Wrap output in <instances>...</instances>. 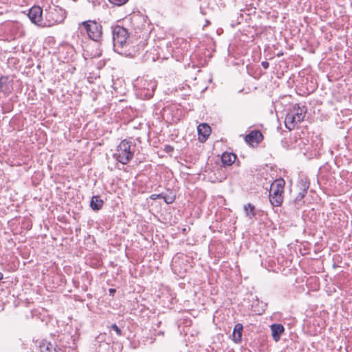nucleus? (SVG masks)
Returning a JSON list of instances; mask_svg holds the SVG:
<instances>
[{"label": "nucleus", "mask_w": 352, "mask_h": 352, "mask_svg": "<svg viewBox=\"0 0 352 352\" xmlns=\"http://www.w3.org/2000/svg\"><path fill=\"white\" fill-rule=\"evenodd\" d=\"M73 341V337L70 333H60L56 337L53 336L51 340H41L38 346L41 352H65V349L70 347Z\"/></svg>", "instance_id": "f257e3e1"}, {"label": "nucleus", "mask_w": 352, "mask_h": 352, "mask_svg": "<svg viewBox=\"0 0 352 352\" xmlns=\"http://www.w3.org/2000/svg\"><path fill=\"white\" fill-rule=\"evenodd\" d=\"M135 147V143L132 145L131 141L124 139L118 145L113 157L124 165L127 164L133 158Z\"/></svg>", "instance_id": "f03ea898"}, {"label": "nucleus", "mask_w": 352, "mask_h": 352, "mask_svg": "<svg viewBox=\"0 0 352 352\" xmlns=\"http://www.w3.org/2000/svg\"><path fill=\"white\" fill-rule=\"evenodd\" d=\"M285 181L282 177L275 179L270 185L269 199L274 207H279L283 201Z\"/></svg>", "instance_id": "7ed1b4c3"}, {"label": "nucleus", "mask_w": 352, "mask_h": 352, "mask_svg": "<svg viewBox=\"0 0 352 352\" xmlns=\"http://www.w3.org/2000/svg\"><path fill=\"white\" fill-rule=\"evenodd\" d=\"M66 17L65 10L56 6H48L45 10V27H51L60 23Z\"/></svg>", "instance_id": "20e7f679"}, {"label": "nucleus", "mask_w": 352, "mask_h": 352, "mask_svg": "<svg viewBox=\"0 0 352 352\" xmlns=\"http://www.w3.org/2000/svg\"><path fill=\"white\" fill-rule=\"evenodd\" d=\"M80 25L85 30L89 38L97 43L102 41V26L100 23L95 20H87L82 21Z\"/></svg>", "instance_id": "39448f33"}, {"label": "nucleus", "mask_w": 352, "mask_h": 352, "mask_svg": "<svg viewBox=\"0 0 352 352\" xmlns=\"http://www.w3.org/2000/svg\"><path fill=\"white\" fill-rule=\"evenodd\" d=\"M112 40L116 50L123 49L127 44L129 34L128 30L122 26L115 25L111 26Z\"/></svg>", "instance_id": "423d86ee"}, {"label": "nucleus", "mask_w": 352, "mask_h": 352, "mask_svg": "<svg viewBox=\"0 0 352 352\" xmlns=\"http://www.w3.org/2000/svg\"><path fill=\"white\" fill-rule=\"evenodd\" d=\"M137 87L139 94L144 98L149 99L154 95L157 84L152 80L142 78L138 80Z\"/></svg>", "instance_id": "0eeeda50"}, {"label": "nucleus", "mask_w": 352, "mask_h": 352, "mask_svg": "<svg viewBox=\"0 0 352 352\" xmlns=\"http://www.w3.org/2000/svg\"><path fill=\"white\" fill-rule=\"evenodd\" d=\"M43 9L38 6H34L30 8L28 16L34 25L44 28L45 18L43 16Z\"/></svg>", "instance_id": "6e6552de"}, {"label": "nucleus", "mask_w": 352, "mask_h": 352, "mask_svg": "<svg viewBox=\"0 0 352 352\" xmlns=\"http://www.w3.org/2000/svg\"><path fill=\"white\" fill-rule=\"evenodd\" d=\"M263 138L264 137L261 131L258 129H255L247 134L244 140L248 144L255 147L263 140Z\"/></svg>", "instance_id": "1a4fd4ad"}, {"label": "nucleus", "mask_w": 352, "mask_h": 352, "mask_svg": "<svg viewBox=\"0 0 352 352\" xmlns=\"http://www.w3.org/2000/svg\"><path fill=\"white\" fill-rule=\"evenodd\" d=\"M12 80L8 76H1L0 77V92L8 96L12 93Z\"/></svg>", "instance_id": "9d476101"}, {"label": "nucleus", "mask_w": 352, "mask_h": 352, "mask_svg": "<svg viewBox=\"0 0 352 352\" xmlns=\"http://www.w3.org/2000/svg\"><path fill=\"white\" fill-rule=\"evenodd\" d=\"M199 140L201 142H205L210 134V126L206 123H201L197 126Z\"/></svg>", "instance_id": "9b49d317"}, {"label": "nucleus", "mask_w": 352, "mask_h": 352, "mask_svg": "<svg viewBox=\"0 0 352 352\" xmlns=\"http://www.w3.org/2000/svg\"><path fill=\"white\" fill-rule=\"evenodd\" d=\"M270 329L272 331V336L273 340L276 342H278L280 338L281 334L285 331L283 325L281 324H272L270 326Z\"/></svg>", "instance_id": "f8f14e48"}, {"label": "nucleus", "mask_w": 352, "mask_h": 352, "mask_svg": "<svg viewBox=\"0 0 352 352\" xmlns=\"http://www.w3.org/2000/svg\"><path fill=\"white\" fill-rule=\"evenodd\" d=\"M99 343L98 346L96 347L97 352H110L111 351V345L109 343L106 342L103 340V336H99L96 339V344Z\"/></svg>", "instance_id": "ddd939ff"}, {"label": "nucleus", "mask_w": 352, "mask_h": 352, "mask_svg": "<svg viewBox=\"0 0 352 352\" xmlns=\"http://www.w3.org/2000/svg\"><path fill=\"white\" fill-rule=\"evenodd\" d=\"M237 158L236 155L233 153H227L224 152L221 155V162L222 163V166H231L233 164Z\"/></svg>", "instance_id": "4468645a"}, {"label": "nucleus", "mask_w": 352, "mask_h": 352, "mask_svg": "<svg viewBox=\"0 0 352 352\" xmlns=\"http://www.w3.org/2000/svg\"><path fill=\"white\" fill-rule=\"evenodd\" d=\"M294 113L293 114L297 119V122H302L304 120L307 109L305 106L300 107V104H296L294 107Z\"/></svg>", "instance_id": "2eb2a0df"}, {"label": "nucleus", "mask_w": 352, "mask_h": 352, "mask_svg": "<svg viewBox=\"0 0 352 352\" xmlns=\"http://www.w3.org/2000/svg\"><path fill=\"white\" fill-rule=\"evenodd\" d=\"M104 205V201L99 195H94L90 201V207L94 211L100 210Z\"/></svg>", "instance_id": "dca6fc26"}, {"label": "nucleus", "mask_w": 352, "mask_h": 352, "mask_svg": "<svg viewBox=\"0 0 352 352\" xmlns=\"http://www.w3.org/2000/svg\"><path fill=\"white\" fill-rule=\"evenodd\" d=\"M243 329V327L242 324L237 323L234 325L233 333H232V337L233 340L236 342H240L241 341L242 338V331Z\"/></svg>", "instance_id": "f3484780"}, {"label": "nucleus", "mask_w": 352, "mask_h": 352, "mask_svg": "<svg viewBox=\"0 0 352 352\" xmlns=\"http://www.w3.org/2000/svg\"><path fill=\"white\" fill-rule=\"evenodd\" d=\"M299 122H297V119L295 118L294 115L292 113H287L285 120V124L287 129H288L289 131L294 129L295 124L298 123Z\"/></svg>", "instance_id": "a211bd4d"}, {"label": "nucleus", "mask_w": 352, "mask_h": 352, "mask_svg": "<svg viewBox=\"0 0 352 352\" xmlns=\"http://www.w3.org/2000/svg\"><path fill=\"white\" fill-rule=\"evenodd\" d=\"M310 182L309 179L307 177H302L298 182L297 187L299 190L305 191L307 192V190L309 188Z\"/></svg>", "instance_id": "6ab92c4d"}, {"label": "nucleus", "mask_w": 352, "mask_h": 352, "mask_svg": "<svg viewBox=\"0 0 352 352\" xmlns=\"http://www.w3.org/2000/svg\"><path fill=\"white\" fill-rule=\"evenodd\" d=\"M243 208L246 216L248 217L250 219H252V217L256 216V208L253 204L248 203V204L244 206Z\"/></svg>", "instance_id": "aec40b11"}, {"label": "nucleus", "mask_w": 352, "mask_h": 352, "mask_svg": "<svg viewBox=\"0 0 352 352\" xmlns=\"http://www.w3.org/2000/svg\"><path fill=\"white\" fill-rule=\"evenodd\" d=\"M307 192L305 191H301L299 190V192L292 201V204H294V206L298 208V206H300V202L302 200V199L305 197V196L307 195Z\"/></svg>", "instance_id": "412c9836"}, {"label": "nucleus", "mask_w": 352, "mask_h": 352, "mask_svg": "<svg viewBox=\"0 0 352 352\" xmlns=\"http://www.w3.org/2000/svg\"><path fill=\"white\" fill-rule=\"evenodd\" d=\"M164 201L167 204H170L173 203L175 200V195H173L172 192H170L169 194H164V197H162Z\"/></svg>", "instance_id": "4be33fe9"}, {"label": "nucleus", "mask_w": 352, "mask_h": 352, "mask_svg": "<svg viewBox=\"0 0 352 352\" xmlns=\"http://www.w3.org/2000/svg\"><path fill=\"white\" fill-rule=\"evenodd\" d=\"M65 49L66 50L67 54H68V56H70L69 59L72 60V58L74 57V56L76 54L75 49L71 45L65 46Z\"/></svg>", "instance_id": "5701e85b"}, {"label": "nucleus", "mask_w": 352, "mask_h": 352, "mask_svg": "<svg viewBox=\"0 0 352 352\" xmlns=\"http://www.w3.org/2000/svg\"><path fill=\"white\" fill-rule=\"evenodd\" d=\"M111 329L115 331V332L116 333V334L118 336H123V333H122V329L116 324H112L110 327Z\"/></svg>", "instance_id": "b1692460"}, {"label": "nucleus", "mask_w": 352, "mask_h": 352, "mask_svg": "<svg viewBox=\"0 0 352 352\" xmlns=\"http://www.w3.org/2000/svg\"><path fill=\"white\" fill-rule=\"evenodd\" d=\"M311 85L310 86V87H307V90L306 91H304V94H309L312 92H314V91L316 89V82H314L312 80H311Z\"/></svg>", "instance_id": "393cba45"}, {"label": "nucleus", "mask_w": 352, "mask_h": 352, "mask_svg": "<svg viewBox=\"0 0 352 352\" xmlns=\"http://www.w3.org/2000/svg\"><path fill=\"white\" fill-rule=\"evenodd\" d=\"M129 0H109V1L117 6H121L125 4Z\"/></svg>", "instance_id": "a878e982"}, {"label": "nucleus", "mask_w": 352, "mask_h": 352, "mask_svg": "<svg viewBox=\"0 0 352 352\" xmlns=\"http://www.w3.org/2000/svg\"><path fill=\"white\" fill-rule=\"evenodd\" d=\"M162 197H164V193H160V194H152L151 196H150V198L152 199V200H155V199H162Z\"/></svg>", "instance_id": "bb28decb"}, {"label": "nucleus", "mask_w": 352, "mask_h": 352, "mask_svg": "<svg viewBox=\"0 0 352 352\" xmlns=\"http://www.w3.org/2000/svg\"><path fill=\"white\" fill-rule=\"evenodd\" d=\"M164 151L167 153H170L174 151V147L171 145L166 144L164 146Z\"/></svg>", "instance_id": "cd10ccee"}, {"label": "nucleus", "mask_w": 352, "mask_h": 352, "mask_svg": "<svg viewBox=\"0 0 352 352\" xmlns=\"http://www.w3.org/2000/svg\"><path fill=\"white\" fill-rule=\"evenodd\" d=\"M261 65L265 69H267L269 68L270 63L267 61H263Z\"/></svg>", "instance_id": "c85d7f7f"}, {"label": "nucleus", "mask_w": 352, "mask_h": 352, "mask_svg": "<svg viewBox=\"0 0 352 352\" xmlns=\"http://www.w3.org/2000/svg\"><path fill=\"white\" fill-rule=\"evenodd\" d=\"M116 292V289L114 288H110L109 289V293L110 296H113Z\"/></svg>", "instance_id": "c756f323"}, {"label": "nucleus", "mask_w": 352, "mask_h": 352, "mask_svg": "<svg viewBox=\"0 0 352 352\" xmlns=\"http://www.w3.org/2000/svg\"><path fill=\"white\" fill-rule=\"evenodd\" d=\"M139 144H141L142 143V137L141 136H138L135 138V139Z\"/></svg>", "instance_id": "7c9ffc66"}, {"label": "nucleus", "mask_w": 352, "mask_h": 352, "mask_svg": "<svg viewBox=\"0 0 352 352\" xmlns=\"http://www.w3.org/2000/svg\"><path fill=\"white\" fill-rule=\"evenodd\" d=\"M253 311H254V312H256V314H261V313H260V310H259V309H253Z\"/></svg>", "instance_id": "2f4dec72"}, {"label": "nucleus", "mask_w": 352, "mask_h": 352, "mask_svg": "<svg viewBox=\"0 0 352 352\" xmlns=\"http://www.w3.org/2000/svg\"><path fill=\"white\" fill-rule=\"evenodd\" d=\"M3 278V274L0 272V280Z\"/></svg>", "instance_id": "473e14b6"}, {"label": "nucleus", "mask_w": 352, "mask_h": 352, "mask_svg": "<svg viewBox=\"0 0 352 352\" xmlns=\"http://www.w3.org/2000/svg\"><path fill=\"white\" fill-rule=\"evenodd\" d=\"M280 55H283V53H282V54H281V53H279V54H278V55H277V56L279 57Z\"/></svg>", "instance_id": "72a5a7b5"}]
</instances>
